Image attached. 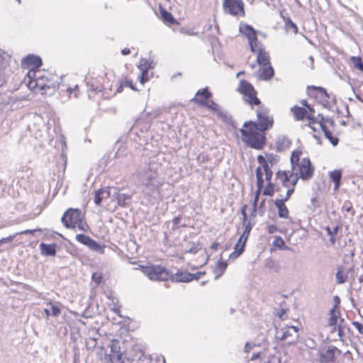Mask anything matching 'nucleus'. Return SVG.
Returning <instances> with one entry per match:
<instances>
[{"instance_id":"nucleus-1","label":"nucleus","mask_w":363,"mask_h":363,"mask_svg":"<svg viewBox=\"0 0 363 363\" xmlns=\"http://www.w3.org/2000/svg\"><path fill=\"white\" fill-rule=\"evenodd\" d=\"M160 165L150 161L147 165L138 169L135 173L138 186L143 196L148 200L157 199L159 190L164 184V179L159 172Z\"/></svg>"},{"instance_id":"nucleus-2","label":"nucleus","mask_w":363,"mask_h":363,"mask_svg":"<svg viewBox=\"0 0 363 363\" xmlns=\"http://www.w3.org/2000/svg\"><path fill=\"white\" fill-rule=\"evenodd\" d=\"M242 135L243 143L248 147L261 150L266 145L265 132H260L252 125H247L239 130Z\"/></svg>"},{"instance_id":"nucleus-3","label":"nucleus","mask_w":363,"mask_h":363,"mask_svg":"<svg viewBox=\"0 0 363 363\" xmlns=\"http://www.w3.org/2000/svg\"><path fill=\"white\" fill-rule=\"evenodd\" d=\"M269 111L267 107L263 105L260 106L259 109L256 111L257 121H245L243 124V127L252 125L260 132H266L271 129L274 124V118L273 116H269Z\"/></svg>"},{"instance_id":"nucleus-4","label":"nucleus","mask_w":363,"mask_h":363,"mask_svg":"<svg viewBox=\"0 0 363 363\" xmlns=\"http://www.w3.org/2000/svg\"><path fill=\"white\" fill-rule=\"evenodd\" d=\"M25 83L30 90L39 89L40 91H45L42 94H47L46 92V77L40 74L39 71L29 70L27 74V78L25 79Z\"/></svg>"},{"instance_id":"nucleus-5","label":"nucleus","mask_w":363,"mask_h":363,"mask_svg":"<svg viewBox=\"0 0 363 363\" xmlns=\"http://www.w3.org/2000/svg\"><path fill=\"white\" fill-rule=\"evenodd\" d=\"M238 90L247 99L245 101L251 104L259 106L261 105V101L257 97V91L254 86L247 81L242 79L240 82L239 87Z\"/></svg>"},{"instance_id":"nucleus-6","label":"nucleus","mask_w":363,"mask_h":363,"mask_svg":"<svg viewBox=\"0 0 363 363\" xmlns=\"http://www.w3.org/2000/svg\"><path fill=\"white\" fill-rule=\"evenodd\" d=\"M80 219H84L82 211L70 208L65 212L61 221L67 228H75Z\"/></svg>"},{"instance_id":"nucleus-7","label":"nucleus","mask_w":363,"mask_h":363,"mask_svg":"<svg viewBox=\"0 0 363 363\" xmlns=\"http://www.w3.org/2000/svg\"><path fill=\"white\" fill-rule=\"evenodd\" d=\"M223 9L225 13L233 16H244V3L242 0H223Z\"/></svg>"},{"instance_id":"nucleus-8","label":"nucleus","mask_w":363,"mask_h":363,"mask_svg":"<svg viewBox=\"0 0 363 363\" xmlns=\"http://www.w3.org/2000/svg\"><path fill=\"white\" fill-rule=\"evenodd\" d=\"M76 240L81 244L86 246L90 250L98 252L99 254H104L105 247L104 245H101L96 241L91 238L89 236L84 234H77Z\"/></svg>"},{"instance_id":"nucleus-9","label":"nucleus","mask_w":363,"mask_h":363,"mask_svg":"<svg viewBox=\"0 0 363 363\" xmlns=\"http://www.w3.org/2000/svg\"><path fill=\"white\" fill-rule=\"evenodd\" d=\"M144 272L151 280L164 281L168 279L169 276L167 269L160 265L145 267Z\"/></svg>"},{"instance_id":"nucleus-10","label":"nucleus","mask_w":363,"mask_h":363,"mask_svg":"<svg viewBox=\"0 0 363 363\" xmlns=\"http://www.w3.org/2000/svg\"><path fill=\"white\" fill-rule=\"evenodd\" d=\"M296 172H298L303 180H308L313 175V167L308 157H304L301 162L296 166Z\"/></svg>"},{"instance_id":"nucleus-11","label":"nucleus","mask_w":363,"mask_h":363,"mask_svg":"<svg viewBox=\"0 0 363 363\" xmlns=\"http://www.w3.org/2000/svg\"><path fill=\"white\" fill-rule=\"evenodd\" d=\"M354 269V265L352 264L350 267L346 268L345 265H339L337 267V272L335 273V279L337 284H342L345 283L349 275L353 277Z\"/></svg>"},{"instance_id":"nucleus-12","label":"nucleus","mask_w":363,"mask_h":363,"mask_svg":"<svg viewBox=\"0 0 363 363\" xmlns=\"http://www.w3.org/2000/svg\"><path fill=\"white\" fill-rule=\"evenodd\" d=\"M335 352L341 354V350L335 346H330L325 352H320V363H335Z\"/></svg>"},{"instance_id":"nucleus-13","label":"nucleus","mask_w":363,"mask_h":363,"mask_svg":"<svg viewBox=\"0 0 363 363\" xmlns=\"http://www.w3.org/2000/svg\"><path fill=\"white\" fill-rule=\"evenodd\" d=\"M42 64L41 58L34 55H28L21 62L22 66L26 68H30V70H35V69L39 68Z\"/></svg>"},{"instance_id":"nucleus-14","label":"nucleus","mask_w":363,"mask_h":363,"mask_svg":"<svg viewBox=\"0 0 363 363\" xmlns=\"http://www.w3.org/2000/svg\"><path fill=\"white\" fill-rule=\"evenodd\" d=\"M86 85L88 96L89 99H93L94 94L101 92L104 89L100 79H89L86 82Z\"/></svg>"},{"instance_id":"nucleus-15","label":"nucleus","mask_w":363,"mask_h":363,"mask_svg":"<svg viewBox=\"0 0 363 363\" xmlns=\"http://www.w3.org/2000/svg\"><path fill=\"white\" fill-rule=\"evenodd\" d=\"M191 101H193L201 106L206 107L207 108L213 111L216 113L220 109L219 105L212 100L205 101L204 99H202L194 97L193 99H191Z\"/></svg>"},{"instance_id":"nucleus-16","label":"nucleus","mask_w":363,"mask_h":363,"mask_svg":"<svg viewBox=\"0 0 363 363\" xmlns=\"http://www.w3.org/2000/svg\"><path fill=\"white\" fill-rule=\"evenodd\" d=\"M317 91V96L323 100V105L325 108L331 109L333 107L332 104L328 100L330 98L329 94L327 90L321 86H313Z\"/></svg>"},{"instance_id":"nucleus-17","label":"nucleus","mask_w":363,"mask_h":363,"mask_svg":"<svg viewBox=\"0 0 363 363\" xmlns=\"http://www.w3.org/2000/svg\"><path fill=\"white\" fill-rule=\"evenodd\" d=\"M291 145V140L288 138V137L284 135L279 136L277 138L275 143V150L277 152H282L288 148H289Z\"/></svg>"},{"instance_id":"nucleus-18","label":"nucleus","mask_w":363,"mask_h":363,"mask_svg":"<svg viewBox=\"0 0 363 363\" xmlns=\"http://www.w3.org/2000/svg\"><path fill=\"white\" fill-rule=\"evenodd\" d=\"M113 196L116 199L118 206L125 207L131 203L132 198L130 195L116 191Z\"/></svg>"},{"instance_id":"nucleus-19","label":"nucleus","mask_w":363,"mask_h":363,"mask_svg":"<svg viewBox=\"0 0 363 363\" xmlns=\"http://www.w3.org/2000/svg\"><path fill=\"white\" fill-rule=\"evenodd\" d=\"M41 254L45 256H55L57 245L55 243L46 244L41 242L39 245Z\"/></svg>"},{"instance_id":"nucleus-20","label":"nucleus","mask_w":363,"mask_h":363,"mask_svg":"<svg viewBox=\"0 0 363 363\" xmlns=\"http://www.w3.org/2000/svg\"><path fill=\"white\" fill-rule=\"evenodd\" d=\"M257 62L262 67H266V65L270 64L269 55L262 48H259L257 56Z\"/></svg>"},{"instance_id":"nucleus-21","label":"nucleus","mask_w":363,"mask_h":363,"mask_svg":"<svg viewBox=\"0 0 363 363\" xmlns=\"http://www.w3.org/2000/svg\"><path fill=\"white\" fill-rule=\"evenodd\" d=\"M240 31L246 36L248 40H255V36L257 35V31L252 26L248 24L240 25Z\"/></svg>"},{"instance_id":"nucleus-22","label":"nucleus","mask_w":363,"mask_h":363,"mask_svg":"<svg viewBox=\"0 0 363 363\" xmlns=\"http://www.w3.org/2000/svg\"><path fill=\"white\" fill-rule=\"evenodd\" d=\"M284 201L279 200L277 199L274 201V205L277 208L278 210V216L281 218H289V210L285 205Z\"/></svg>"},{"instance_id":"nucleus-23","label":"nucleus","mask_w":363,"mask_h":363,"mask_svg":"<svg viewBox=\"0 0 363 363\" xmlns=\"http://www.w3.org/2000/svg\"><path fill=\"white\" fill-rule=\"evenodd\" d=\"M329 177L330 180L335 184L334 191H337L341 184L342 171L340 169H335L334 171L330 172Z\"/></svg>"},{"instance_id":"nucleus-24","label":"nucleus","mask_w":363,"mask_h":363,"mask_svg":"<svg viewBox=\"0 0 363 363\" xmlns=\"http://www.w3.org/2000/svg\"><path fill=\"white\" fill-rule=\"evenodd\" d=\"M216 114L225 123L230 124L234 128H236V122L234 121L232 116H230L226 111L220 108Z\"/></svg>"},{"instance_id":"nucleus-25","label":"nucleus","mask_w":363,"mask_h":363,"mask_svg":"<svg viewBox=\"0 0 363 363\" xmlns=\"http://www.w3.org/2000/svg\"><path fill=\"white\" fill-rule=\"evenodd\" d=\"M291 111L293 113L296 121L303 120L306 117L307 111L304 108L294 106L291 108Z\"/></svg>"},{"instance_id":"nucleus-26","label":"nucleus","mask_w":363,"mask_h":363,"mask_svg":"<svg viewBox=\"0 0 363 363\" xmlns=\"http://www.w3.org/2000/svg\"><path fill=\"white\" fill-rule=\"evenodd\" d=\"M320 128L324 133L325 138L331 143L333 146H336L339 142L338 138L333 135L332 133L328 130L326 125L323 123H320Z\"/></svg>"},{"instance_id":"nucleus-27","label":"nucleus","mask_w":363,"mask_h":363,"mask_svg":"<svg viewBox=\"0 0 363 363\" xmlns=\"http://www.w3.org/2000/svg\"><path fill=\"white\" fill-rule=\"evenodd\" d=\"M227 267H228V264L226 262H224L222 260L218 261V262L213 269V272L215 274H216V275L215 277V279H218L224 274L225 271L226 270Z\"/></svg>"},{"instance_id":"nucleus-28","label":"nucleus","mask_w":363,"mask_h":363,"mask_svg":"<svg viewBox=\"0 0 363 363\" xmlns=\"http://www.w3.org/2000/svg\"><path fill=\"white\" fill-rule=\"evenodd\" d=\"M160 13L161 17L164 23L171 25L178 24L177 21L174 18L172 14L170 12L165 10L164 9H160Z\"/></svg>"},{"instance_id":"nucleus-29","label":"nucleus","mask_w":363,"mask_h":363,"mask_svg":"<svg viewBox=\"0 0 363 363\" xmlns=\"http://www.w3.org/2000/svg\"><path fill=\"white\" fill-rule=\"evenodd\" d=\"M252 230V225L250 223H247L245 226V230L241 236L240 237L237 243H239V246L243 245V248L245 249L246 242Z\"/></svg>"},{"instance_id":"nucleus-30","label":"nucleus","mask_w":363,"mask_h":363,"mask_svg":"<svg viewBox=\"0 0 363 363\" xmlns=\"http://www.w3.org/2000/svg\"><path fill=\"white\" fill-rule=\"evenodd\" d=\"M173 279L177 282H189L191 281V273L186 272H178Z\"/></svg>"},{"instance_id":"nucleus-31","label":"nucleus","mask_w":363,"mask_h":363,"mask_svg":"<svg viewBox=\"0 0 363 363\" xmlns=\"http://www.w3.org/2000/svg\"><path fill=\"white\" fill-rule=\"evenodd\" d=\"M274 74V69L272 65H267L266 67H262L261 78L264 80L271 79Z\"/></svg>"},{"instance_id":"nucleus-32","label":"nucleus","mask_w":363,"mask_h":363,"mask_svg":"<svg viewBox=\"0 0 363 363\" xmlns=\"http://www.w3.org/2000/svg\"><path fill=\"white\" fill-rule=\"evenodd\" d=\"M340 229V225H337L334 228H331L329 226H326L325 228V231L327 232V234L330 236V242L332 245H335L336 242V235L338 233V230Z\"/></svg>"},{"instance_id":"nucleus-33","label":"nucleus","mask_w":363,"mask_h":363,"mask_svg":"<svg viewBox=\"0 0 363 363\" xmlns=\"http://www.w3.org/2000/svg\"><path fill=\"white\" fill-rule=\"evenodd\" d=\"M301 154L302 151L298 149L294 150L291 153V164L292 167V171L294 172L296 170V166L301 162L300 156L301 155Z\"/></svg>"},{"instance_id":"nucleus-34","label":"nucleus","mask_w":363,"mask_h":363,"mask_svg":"<svg viewBox=\"0 0 363 363\" xmlns=\"http://www.w3.org/2000/svg\"><path fill=\"white\" fill-rule=\"evenodd\" d=\"M194 97L204 99L205 101L208 100L212 97V93L208 90V87L199 89L196 91Z\"/></svg>"},{"instance_id":"nucleus-35","label":"nucleus","mask_w":363,"mask_h":363,"mask_svg":"<svg viewBox=\"0 0 363 363\" xmlns=\"http://www.w3.org/2000/svg\"><path fill=\"white\" fill-rule=\"evenodd\" d=\"M138 67L140 70L149 71L154 68L155 64L152 61H149L147 59L143 58L140 60V64Z\"/></svg>"},{"instance_id":"nucleus-36","label":"nucleus","mask_w":363,"mask_h":363,"mask_svg":"<svg viewBox=\"0 0 363 363\" xmlns=\"http://www.w3.org/2000/svg\"><path fill=\"white\" fill-rule=\"evenodd\" d=\"M277 175L278 177H279L281 179L283 186L286 187H289V182L291 179V174H289L286 172H278L277 173Z\"/></svg>"},{"instance_id":"nucleus-37","label":"nucleus","mask_w":363,"mask_h":363,"mask_svg":"<svg viewBox=\"0 0 363 363\" xmlns=\"http://www.w3.org/2000/svg\"><path fill=\"white\" fill-rule=\"evenodd\" d=\"M353 67L363 72V61L360 57L352 56L350 57Z\"/></svg>"},{"instance_id":"nucleus-38","label":"nucleus","mask_w":363,"mask_h":363,"mask_svg":"<svg viewBox=\"0 0 363 363\" xmlns=\"http://www.w3.org/2000/svg\"><path fill=\"white\" fill-rule=\"evenodd\" d=\"M244 250L245 249L243 248V245L239 246V243H236L235 246V250L230 253V255H229V259H237L239 256L242 255Z\"/></svg>"},{"instance_id":"nucleus-39","label":"nucleus","mask_w":363,"mask_h":363,"mask_svg":"<svg viewBox=\"0 0 363 363\" xmlns=\"http://www.w3.org/2000/svg\"><path fill=\"white\" fill-rule=\"evenodd\" d=\"M109 356L111 363H125L123 354L121 352L114 354H110Z\"/></svg>"},{"instance_id":"nucleus-40","label":"nucleus","mask_w":363,"mask_h":363,"mask_svg":"<svg viewBox=\"0 0 363 363\" xmlns=\"http://www.w3.org/2000/svg\"><path fill=\"white\" fill-rule=\"evenodd\" d=\"M248 42L250 47V50L252 52H257L259 50V48H262V45L259 42L257 35L255 36V40H248Z\"/></svg>"},{"instance_id":"nucleus-41","label":"nucleus","mask_w":363,"mask_h":363,"mask_svg":"<svg viewBox=\"0 0 363 363\" xmlns=\"http://www.w3.org/2000/svg\"><path fill=\"white\" fill-rule=\"evenodd\" d=\"M330 318L328 320V325L329 326H334L336 327L337 323V315L335 313V308H333L330 311ZM334 330H335V328H334Z\"/></svg>"},{"instance_id":"nucleus-42","label":"nucleus","mask_w":363,"mask_h":363,"mask_svg":"<svg viewBox=\"0 0 363 363\" xmlns=\"http://www.w3.org/2000/svg\"><path fill=\"white\" fill-rule=\"evenodd\" d=\"M262 193L264 196H272L274 194V184L272 182H268Z\"/></svg>"},{"instance_id":"nucleus-43","label":"nucleus","mask_w":363,"mask_h":363,"mask_svg":"<svg viewBox=\"0 0 363 363\" xmlns=\"http://www.w3.org/2000/svg\"><path fill=\"white\" fill-rule=\"evenodd\" d=\"M289 337H291L292 340L294 338V335L291 332V330H289V328L286 327L285 330L282 331L281 336H277V338L279 339L280 340H286Z\"/></svg>"},{"instance_id":"nucleus-44","label":"nucleus","mask_w":363,"mask_h":363,"mask_svg":"<svg viewBox=\"0 0 363 363\" xmlns=\"http://www.w3.org/2000/svg\"><path fill=\"white\" fill-rule=\"evenodd\" d=\"M121 352V347L119 345V342L116 340H113L111 342V354H114Z\"/></svg>"},{"instance_id":"nucleus-45","label":"nucleus","mask_w":363,"mask_h":363,"mask_svg":"<svg viewBox=\"0 0 363 363\" xmlns=\"http://www.w3.org/2000/svg\"><path fill=\"white\" fill-rule=\"evenodd\" d=\"M318 118H320L319 124L320 125V123H323L325 124V123L330 124L332 127L335 126V122L333 119L330 117H324L322 114H318Z\"/></svg>"},{"instance_id":"nucleus-46","label":"nucleus","mask_w":363,"mask_h":363,"mask_svg":"<svg viewBox=\"0 0 363 363\" xmlns=\"http://www.w3.org/2000/svg\"><path fill=\"white\" fill-rule=\"evenodd\" d=\"M104 199L103 192L100 189L95 191L94 200L96 206H100Z\"/></svg>"},{"instance_id":"nucleus-47","label":"nucleus","mask_w":363,"mask_h":363,"mask_svg":"<svg viewBox=\"0 0 363 363\" xmlns=\"http://www.w3.org/2000/svg\"><path fill=\"white\" fill-rule=\"evenodd\" d=\"M273 245L279 248V249H285L287 247L285 245V242L284 240L281 237H277L273 241Z\"/></svg>"},{"instance_id":"nucleus-48","label":"nucleus","mask_w":363,"mask_h":363,"mask_svg":"<svg viewBox=\"0 0 363 363\" xmlns=\"http://www.w3.org/2000/svg\"><path fill=\"white\" fill-rule=\"evenodd\" d=\"M48 305L50 306V311H51V315L52 316H58L60 313L61 310L60 307H58L56 305L52 304L51 302L48 303Z\"/></svg>"},{"instance_id":"nucleus-49","label":"nucleus","mask_w":363,"mask_h":363,"mask_svg":"<svg viewBox=\"0 0 363 363\" xmlns=\"http://www.w3.org/2000/svg\"><path fill=\"white\" fill-rule=\"evenodd\" d=\"M288 328H289V330H291V332L294 335V338L289 342V344H293V343L296 342L297 339H298V328L297 327H296V326H290V327H288Z\"/></svg>"},{"instance_id":"nucleus-50","label":"nucleus","mask_w":363,"mask_h":363,"mask_svg":"<svg viewBox=\"0 0 363 363\" xmlns=\"http://www.w3.org/2000/svg\"><path fill=\"white\" fill-rule=\"evenodd\" d=\"M286 30L288 31H292L294 33H298V27L291 20H289L286 23Z\"/></svg>"},{"instance_id":"nucleus-51","label":"nucleus","mask_w":363,"mask_h":363,"mask_svg":"<svg viewBox=\"0 0 363 363\" xmlns=\"http://www.w3.org/2000/svg\"><path fill=\"white\" fill-rule=\"evenodd\" d=\"M141 74L139 76V80L142 84H144L149 80L148 71L140 70Z\"/></svg>"},{"instance_id":"nucleus-52","label":"nucleus","mask_w":363,"mask_h":363,"mask_svg":"<svg viewBox=\"0 0 363 363\" xmlns=\"http://www.w3.org/2000/svg\"><path fill=\"white\" fill-rule=\"evenodd\" d=\"M290 179L291 180L289 182V184H291V188L294 189L296 184H297L298 179V172L293 171V172L291 173V179Z\"/></svg>"},{"instance_id":"nucleus-53","label":"nucleus","mask_w":363,"mask_h":363,"mask_svg":"<svg viewBox=\"0 0 363 363\" xmlns=\"http://www.w3.org/2000/svg\"><path fill=\"white\" fill-rule=\"evenodd\" d=\"M342 210L350 213L352 212V214L354 213L352 204L350 201H346L344 202L342 205Z\"/></svg>"},{"instance_id":"nucleus-54","label":"nucleus","mask_w":363,"mask_h":363,"mask_svg":"<svg viewBox=\"0 0 363 363\" xmlns=\"http://www.w3.org/2000/svg\"><path fill=\"white\" fill-rule=\"evenodd\" d=\"M266 266L267 268L273 269L276 271L279 269V264L272 259L268 260L267 262Z\"/></svg>"},{"instance_id":"nucleus-55","label":"nucleus","mask_w":363,"mask_h":363,"mask_svg":"<svg viewBox=\"0 0 363 363\" xmlns=\"http://www.w3.org/2000/svg\"><path fill=\"white\" fill-rule=\"evenodd\" d=\"M137 363H152V359L150 357L142 354L138 359Z\"/></svg>"},{"instance_id":"nucleus-56","label":"nucleus","mask_w":363,"mask_h":363,"mask_svg":"<svg viewBox=\"0 0 363 363\" xmlns=\"http://www.w3.org/2000/svg\"><path fill=\"white\" fill-rule=\"evenodd\" d=\"M77 226L80 230L82 231H86L88 229V225L86 222L83 220V219H80V221L77 223Z\"/></svg>"},{"instance_id":"nucleus-57","label":"nucleus","mask_w":363,"mask_h":363,"mask_svg":"<svg viewBox=\"0 0 363 363\" xmlns=\"http://www.w3.org/2000/svg\"><path fill=\"white\" fill-rule=\"evenodd\" d=\"M352 324L358 330L359 334L363 335V324L358 321H353Z\"/></svg>"},{"instance_id":"nucleus-58","label":"nucleus","mask_w":363,"mask_h":363,"mask_svg":"<svg viewBox=\"0 0 363 363\" xmlns=\"http://www.w3.org/2000/svg\"><path fill=\"white\" fill-rule=\"evenodd\" d=\"M205 272H197L196 273H191V281L199 279L202 276L205 275Z\"/></svg>"},{"instance_id":"nucleus-59","label":"nucleus","mask_w":363,"mask_h":363,"mask_svg":"<svg viewBox=\"0 0 363 363\" xmlns=\"http://www.w3.org/2000/svg\"><path fill=\"white\" fill-rule=\"evenodd\" d=\"M18 235V233H16L13 235H9L6 238H3L1 239H0V245H1L2 244L4 243H6V242H11L13 240V239L17 235Z\"/></svg>"},{"instance_id":"nucleus-60","label":"nucleus","mask_w":363,"mask_h":363,"mask_svg":"<svg viewBox=\"0 0 363 363\" xmlns=\"http://www.w3.org/2000/svg\"><path fill=\"white\" fill-rule=\"evenodd\" d=\"M247 207V205H244L241 208V214L242 216V223H243V225H245L246 220L247 219V212H246Z\"/></svg>"},{"instance_id":"nucleus-61","label":"nucleus","mask_w":363,"mask_h":363,"mask_svg":"<svg viewBox=\"0 0 363 363\" xmlns=\"http://www.w3.org/2000/svg\"><path fill=\"white\" fill-rule=\"evenodd\" d=\"M199 246V245H193L191 247L186 250V252L195 255L198 252L199 250L200 249Z\"/></svg>"},{"instance_id":"nucleus-62","label":"nucleus","mask_w":363,"mask_h":363,"mask_svg":"<svg viewBox=\"0 0 363 363\" xmlns=\"http://www.w3.org/2000/svg\"><path fill=\"white\" fill-rule=\"evenodd\" d=\"M294 192V188H289V189L286 191V196L284 199H279V200L283 201L284 202L287 201L290 196L293 194Z\"/></svg>"},{"instance_id":"nucleus-63","label":"nucleus","mask_w":363,"mask_h":363,"mask_svg":"<svg viewBox=\"0 0 363 363\" xmlns=\"http://www.w3.org/2000/svg\"><path fill=\"white\" fill-rule=\"evenodd\" d=\"M46 85H48V86H46V90L47 89H50L51 91H55V89H56V86L55 84L50 79H48L47 77H46Z\"/></svg>"},{"instance_id":"nucleus-64","label":"nucleus","mask_w":363,"mask_h":363,"mask_svg":"<svg viewBox=\"0 0 363 363\" xmlns=\"http://www.w3.org/2000/svg\"><path fill=\"white\" fill-rule=\"evenodd\" d=\"M91 279L94 281L97 284H100L102 279L101 275L98 273H94L91 276Z\"/></svg>"}]
</instances>
